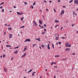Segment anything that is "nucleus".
I'll list each match as a JSON object with an SVG mask.
<instances>
[{"mask_svg": "<svg viewBox=\"0 0 78 78\" xmlns=\"http://www.w3.org/2000/svg\"><path fill=\"white\" fill-rule=\"evenodd\" d=\"M54 12H56V10L55 9H54Z\"/></svg>", "mask_w": 78, "mask_h": 78, "instance_id": "c85d7f7f", "label": "nucleus"}, {"mask_svg": "<svg viewBox=\"0 0 78 78\" xmlns=\"http://www.w3.org/2000/svg\"><path fill=\"white\" fill-rule=\"evenodd\" d=\"M5 26H7V24H5Z\"/></svg>", "mask_w": 78, "mask_h": 78, "instance_id": "0e129e2a", "label": "nucleus"}, {"mask_svg": "<svg viewBox=\"0 0 78 78\" xmlns=\"http://www.w3.org/2000/svg\"><path fill=\"white\" fill-rule=\"evenodd\" d=\"M53 48H54V45L53 44H52Z\"/></svg>", "mask_w": 78, "mask_h": 78, "instance_id": "c9c22d12", "label": "nucleus"}, {"mask_svg": "<svg viewBox=\"0 0 78 78\" xmlns=\"http://www.w3.org/2000/svg\"><path fill=\"white\" fill-rule=\"evenodd\" d=\"M14 8H16V6H14Z\"/></svg>", "mask_w": 78, "mask_h": 78, "instance_id": "6e6d98bb", "label": "nucleus"}, {"mask_svg": "<svg viewBox=\"0 0 78 78\" xmlns=\"http://www.w3.org/2000/svg\"><path fill=\"white\" fill-rule=\"evenodd\" d=\"M36 44H34L33 45V48H34V46H36Z\"/></svg>", "mask_w": 78, "mask_h": 78, "instance_id": "473e14b6", "label": "nucleus"}, {"mask_svg": "<svg viewBox=\"0 0 78 78\" xmlns=\"http://www.w3.org/2000/svg\"><path fill=\"white\" fill-rule=\"evenodd\" d=\"M10 36H12V35L11 34H9Z\"/></svg>", "mask_w": 78, "mask_h": 78, "instance_id": "09e8293b", "label": "nucleus"}, {"mask_svg": "<svg viewBox=\"0 0 78 78\" xmlns=\"http://www.w3.org/2000/svg\"><path fill=\"white\" fill-rule=\"evenodd\" d=\"M54 78H56V76H54Z\"/></svg>", "mask_w": 78, "mask_h": 78, "instance_id": "69168bd1", "label": "nucleus"}, {"mask_svg": "<svg viewBox=\"0 0 78 78\" xmlns=\"http://www.w3.org/2000/svg\"><path fill=\"white\" fill-rule=\"evenodd\" d=\"M47 31V30H46V29H44V31Z\"/></svg>", "mask_w": 78, "mask_h": 78, "instance_id": "a18cd8bd", "label": "nucleus"}, {"mask_svg": "<svg viewBox=\"0 0 78 78\" xmlns=\"http://www.w3.org/2000/svg\"><path fill=\"white\" fill-rule=\"evenodd\" d=\"M65 45L66 47H71V45L68 43H66Z\"/></svg>", "mask_w": 78, "mask_h": 78, "instance_id": "f03ea898", "label": "nucleus"}, {"mask_svg": "<svg viewBox=\"0 0 78 78\" xmlns=\"http://www.w3.org/2000/svg\"><path fill=\"white\" fill-rule=\"evenodd\" d=\"M13 59V57H12L11 58V60H12Z\"/></svg>", "mask_w": 78, "mask_h": 78, "instance_id": "49530a36", "label": "nucleus"}, {"mask_svg": "<svg viewBox=\"0 0 78 78\" xmlns=\"http://www.w3.org/2000/svg\"><path fill=\"white\" fill-rule=\"evenodd\" d=\"M19 48V46H18L16 48H15V49H16V48Z\"/></svg>", "mask_w": 78, "mask_h": 78, "instance_id": "f704fd0d", "label": "nucleus"}, {"mask_svg": "<svg viewBox=\"0 0 78 78\" xmlns=\"http://www.w3.org/2000/svg\"><path fill=\"white\" fill-rule=\"evenodd\" d=\"M8 29L9 30H12V28L11 27H9Z\"/></svg>", "mask_w": 78, "mask_h": 78, "instance_id": "412c9836", "label": "nucleus"}, {"mask_svg": "<svg viewBox=\"0 0 78 78\" xmlns=\"http://www.w3.org/2000/svg\"><path fill=\"white\" fill-rule=\"evenodd\" d=\"M32 70H33V69H31L30 71H29L28 73H30V72H32Z\"/></svg>", "mask_w": 78, "mask_h": 78, "instance_id": "4be33fe9", "label": "nucleus"}, {"mask_svg": "<svg viewBox=\"0 0 78 78\" xmlns=\"http://www.w3.org/2000/svg\"><path fill=\"white\" fill-rule=\"evenodd\" d=\"M64 14V10H62L61 11V13L59 14L60 16H62L63 14Z\"/></svg>", "mask_w": 78, "mask_h": 78, "instance_id": "7ed1b4c3", "label": "nucleus"}, {"mask_svg": "<svg viewBox=\"0 0 78 78\" xmlns=\"http://www.w3.org/2000/svg\"><path fill=\"white\" fill-rule=\"evenodd\" d=\"M46 11H48V9H46Z\"/></svg>", "mask_w": 78, "mask_h": 78, "instance_id": "8fccbe9b", "label": "nucleus"}, {"mask_svg": "<svg viewBox=\"0 0 78 78\" xmlns=\"http://www.w3.org/2000/svg\"><path fill=\"white\" fill-rule=\"evenodd\" d=\"M39 23L41 25L42 23V21L41 20H39Z\"/></svg>", "mask_w": 78, "mask_h": 78, "instance_id": "9b49d317", "label": "nucleus"}, {"mask_svg": "<svg viewBox=\"0 0 78 78\" xmlns=\"http://www.w3.org/2000/svg\"><path fill=\"white\" fill-rule=\"evenodd\" d=\"M72 2H73V0H71L69 1V3H72Z\"/></svg>", "mask_w": 78, "mask_h": 78, "instance_id": "a878e982", "label": "nucleus"}, {"mask_svg": "<svg viewBox=\"0 0 78 78\" xmlns=\"http://www.w3.org/2000/svg\"><path fill=\"white\" fill-rule=\"evenodd\" d=\"M41 27V28H44V27L42 26H41V27Z\"/></svg>", "mask_w": 78, "mask_h": 78, "instance_id": "ea45409f", "label": "nucleus"}, {"mask_svg": "<svg viewBox=\"0 0 78 78\" xmlns=\"http://www.w3.org/2000/svg\"><path fill=\"white\" fill-rule=\"evenodd\" d=\"M3 58H5V55H3Z\"/></svg>", "mask_w": 78, "mask_h": 78, "instance_id": "4c0bfd02", "label": "nucleus"}, {"mask_svg": "<svg viewBox=\"0 0 78 78\" xmlns=\"http://www.w3.org/2000/svg\"><path fill=\"white\" fill-rule=\"evenodd\" d=\"M11 37H12V36H10L9 37V38H11Z\"/></svg>", "mask_w": 78, "mask_h": 78, "instance_id": "3c124183", "label": "nucleus"}, {"mask_svg": "<svg viewBox=\"0 0 78 78\" xmlns=\"http://www.w3.org/2000/svg\"><path fill=\"white\" fill-rule=\"evenodd\" d=\"M59 34H55V39L56 40H58V38H59Z\"/></svg>", "mask_w": 78, "mask_h": 78, "instance_id": "f257e3e1", "label": "nucleus"}, {"mask_svg": "<svg viewBox=\"0 0 78 78\" xmlns=\"http://www.w3.org/2000/svg\"><path fill=\"white\" fill-rule=\"evenodd\" d=\"M18 52L17 51H15L14 52V53H15V54H16Z\"/></svg>", "mask_w": 78, "mask_h": 78, "instance_id": "6ab92c4d", "label": "nucleus"}, {"mask_svg": "<svg viewBox=\"0 0 78 78\" xmlns=\"http://www.w3.org/2000/svg\"><path fill=\"white\" fill-rule=\"evenodd\" d=\"M59 44H61V43L60 42H58Z\"/></svg>", "mask_w": 78, "mask_h": 78, "instance_id": "79ce46f5", "label": "nucleus"}, {"mask_svg": "<svg viewBox=\"0 0 78 78\" xmlns=\"http://www.w3.org/2000/svg\"><path fill=\"white\" fill-rule=\"evenodd\" d=\"M40 12H42V10H40Z\"/></svg>", "mask_w": 78, "mask_h": 78, "instance_id": "13d9d810", "label": "nucleus"}, {"mask_svg": "<svg viewBox=\"0 0 78 78\" xmlns=\"http://www.w3.org/2000/svg\"><path fill=\"white\" fill-rule=\"evenodd\" d=\"M77 11H78V8L76 9Z\"/></svg>", "mask_w": 78, "mask_h": 78, "instance_id": "774afa93", "label": "nucleus"}, {"mask_svg": "<svg viewBox=\"0 0 78 78\" xmlns=\"http://www.w3.org/2000/svg\"><path fill=\"white\" fill-rule=\"evenodd\" d=\"M58 57H59V55H56L55 56V58H58Z\"/></svg>", "mask_w": 78, "mask_h": 78, "instance_id": "2eb2a0df", "label": "nucleus"}, {"mask_svg": "<svg viewBox=\"0 0 78 78\" xmlns=\"http://www.w3.org/2000/svg\"><path fill=\"white\" fill-rule=\"evenodd\" d=\"M45 32H42V34H45Z\"/></svg>", "mask_w": 78, "mask_h": 78, "instance_id": "c756f323", "label": "nucleus"}, {"mask_svg": "<svg viewBox=\"0 0 78 78\" xmlns=\"http://www.w3.org/2000/svg\"><path fill=\"white\" fill-rule=\"evenodd\" d=\"M36 40H37L39 42L41 41V40L40 39V38H36Z\"/></svg>", "mask_w": 78, "mask_h": 78, "instance_id": "f8f14e48", "label": "nucleus"}, {"mask_svg": "<svg viewBox=\"0 0 78 78\" xmlns=\"http://www.w3.org/2000/svg\"><path fill=\"white\" fill-rule=\"evenodd\" d=\"M52 2L51 1H49V3H51Z\"/></svg>", "mask_w": 78, "mask_h": 78, "instance_id": "680f3d73", "label": "nucleus"}, {"mask_svg": "<svg viewBox=\"0 0 78 78\" xmlns=\"http://www.w3.org/2000/svg\"><path fill=\"white\" fill-rule=\"evenodd\" d=\"M62 39H66V38L64 37H62Z\"/></svg>", "mask_w": 78, "mask_h": 78, "instance_id": "de8ad7c7", "label": "nucleus"}, {"mask_svg": "<svg viewBox=\"0 0 78 78\" xmlns=\"http://www.w3.org/2000/svg\"><path fill=\"white\" fill-rule=\"evenodd\" d=\"M26 56V53H25L22 56L21 58H23V57H25V56Z\"/></svg>", "mask_w": 78, "mask_h": 78, "instance_id": "9d476101", "label": "nucleus"}, {"mask_svg": "<svg viewBox=\"0 0 78 78\" xmlns=\"http://www.w3.org/2000/svg\"><path fill=\"white\" fill-rule=\"evenodd\" d=\"M17 14H18V15H20V13H19V12H17Z\"/></svg>", "mask_w": 78, "mask_h": 78, "instance_id": "393cba45", "label": "nucleus"}, {"mask_svg": "<svg viewBox=\"0 0 78 78\" xmlns=\"http://www.w3.org/2000/svg\"><path fill=\"white\" fill-rule=\"evenodd\" d=\"M4 34H5V35H6V32L5 31L4 32Z\"/></svg>", "mask_w": 78, "mask_h": 78, "instance_id": "bf43d9fd", "label": "nucleus"}, {"mask_svg": "<svg viewBox=\"0 0 78 78\" xmlns=\"http://www.w3.org/2000/svg\"><path fill=\"white\" fill-rule=\"evenodd\" d=\"M59 27V25H58H58H56V26H55V28H57V27Z\"/></svg>", "mask_w": 78, "mask_h": 78, "instance_id": "5701e85b", "label": "nucleus"}, {"mask_svg": "<svg viewBox=\"0 0 78 78\" xmlns=\"http://www.w3.org/2000/svg\"><path fill=\"white\" fill-rule=\"evenodd\" d=\"M30 42L31 40L29 39H27L26 40H25L24 41V42Z\"/></svg>", "mask_w": 78, "mask_h": 78, "instance_id": "20e7f679", "label": "nucleus"}, {"mask_svg": "<svg viewBox=\"0 0 78 78\" xmlns=\"http://www.w3.org/2000/svg\"><path fill=\"white\" fill-rule=\"evenodd\" d=\"M6 47H11V46H10L9 45H7Z\"/></svg>", "mask_w": 78, "mask_h": 78, "instance_id": "aec40b11", "label": "nucleus"}, {"mask_svg": "<svg viewBox=\"0 0 78 78\" xmlns=\"http://www.w3.org/2000/svg\"><path fill=\"white\" fill-rule=\"evenodd\" d=\"M3 4H4V2H2L1 3V5H3Z\"/></svg>", "mask_w": 78, "mask_h": 78, "instance_id": "603ef678", "label": "nucleus"}, {"mask_svg": "<svg viewBox=\"0 0 78 78\" xmlns=\"http://www.w3.org/2000/svg\"><path fill=\"white\" fill-rule=\"evenodd\" d=\"M36 73V72H34L32 74V76H34V74Z\"/></svg>", "mask_w": 78, "mask_h": 78, "instance_id": "b1692460", "label": "nucleus"}, {"mask_svg": "<svg viewBox=\"0 0 78 78\" xmlns=\"http://www.w3.org/2000/svg\"><path fill=\"white\" fill-rule=\"evenodd\" d=\"M73 26H75V24H72V27H73Z\"/></svg>", "mask_w": 78, "mask_h": 78, "instance_id": "58836bf2", "label": "nucleus"}, {"mask_svg": "<svg viewBox=\"0 0 78 78\" xmlns=\"http://www.w3.org/2000/svg\"><path fill=\"white\" fill-rule=\"evenodd\" d=\"M47 47L48 50H50V44H48Z\"/></svg>", "mask_w": 78, "mask_h": 78, "instance_id": "423d86ee", "label": "nucleus"}, {"mask_svg": "<svg viewBox=\"0 0 78 78\" xmlns=\"http://www.w3.org/2000/svg\"><path fill=\"white\" fill-rule=\"evenodd\" d=\"M73 55H75V53H74L73 54Z\"/></svg>", "mask_w": 78, "mask_h": 78, "instance_id": "052dcab7", "label": "nucleus"}, {"mask_svg": "<svg viewBox=\"0 0 78 78\" xmlns=\"http://www.w3.org/2000/svg\"><path fill=\"white\" fill-rule=\"evenodd\" d=\"M44 26L45 27H47L46 24H44Z\"/></svg>", "mask_w": 78, "mask_h": 78, "instance_id": "a19ab883", "label": "nucleus"}, {"mask_svg": "<svg viewBox=\"0 0 78 78\" xmlns=\"http://www.w3.org/2000/svg\"><path fill=\"white\" fill-rule=\"evenodd\" d=\"M45 47V45H44V44H41V47H42L43 48H44V47Z\"/></svg>", "mask_w": 78, "mask_h": 78, "instance_id": "4468645a", "label": "nucleus"}, {"mask_svg": "<svg viewBox=\"0 0 78 78\" xmlns=\"http://www.w3.org/2000/svg\"><path fill=\"white\" fill-rule=\"evenodd\" d=\"M27 48H24V51H26V50H27Z\"/></svg>", "mask_w": 78, "mask_h": 78, "instance_id": "e433bc0d", "label": "nucleus"}, {"mask_svg": "<svg viewBox=\"0 0 78 78\" xmlns=\"http://www.w3.org/2000/svg\"><path fill=\"white\" fill-rule=\"evenodd\" d=\"M63 28V27H62L61 28V30H62V29Z\"/></svg>", "mask_w": 78, "mask_h": 78, "instance_id": "864d4df0", "label": "nucleus"}, {"mask_svg": "<svg viewBox=\"0 0 78 78\" xmlns=\"http://www.w3.org/2000/svg\"><path fill=\"white\" fill-rule=\"evenodd\" d=\"M0 57H1V58H2V56L1 55L0 56Z\"/></svg>", "mask_w": 78, "mask_h": 78, "instance_id": "338daca9", "label": "nucleus"}, {"mask_svg": "<svg viewBox=\"0 0 78 78\" xmlns=\"http://www.w3.org/2000/svg\"><path fill=\"white\" fill-rule=\"evenodd\" d=\"M39 48H40V49H41V46L39 47Z\"/></svg>", "mask_w": 78, "mask_h": 78, "instance_id": "e2e57ef3", "label": "nucleus"}, {"mask_svg": "<svg viewBox=\"0 0 78 78\" xmlns=\"http://www.w3.org/2000/svg\"><path fill=\"white\" fill-rule=\"evenodd\" d=\"M31 7L32 9H33V8H34V7L33 5H31Z\"/></svg>", "mask_w": 78, "mask_h": 78, "instance_id": "72a5a7b5", "label": "nucleus"}, {"mask_svg": "<svg viewBox=\"0 0 78 78\" xmlns=\"http://www.w3.org/2000/svg\"><path fill=\"white\" fill-rule=\"evenodd\" d=\"M74 3L76 5H78V1L77 0H75L74 1Z\"/></svg>", "mask_w": 78, "mask_h": 78, "instance_id": "39448f33", "label": "nucleus"}, {"mask_svg": "<svg viewBox=\"0 0 78 78\" xmlns=\"http://www.w3.org/2000/svg\"><path fill=\"white\" fill-rule=\"evenodd\" d=\"M23 14V12H21V13H20V15H22V14Z\"/></svg>", "mask_w": 78, "mask_h": 78, "instance_id": "37998d69", "label": "nucleus"}, {"mask_svg": "<svg viewBox=\"0 0 78 78\" xmlns=\"http://www.w3.org/2000/svg\"><path fill=\"white\" fill-rule=\"evenodd\" d=\"M24 3H25V5H27V4H28V3L27 2H24Z\"/></svg>", "mask_w": 78, "mask_h": 78, "instance_id": "7c9ffc66", "label": "nucleus"}, {"mask_svg": "<svg viewBox=\"0 0 78 78\" xmlns=\"http://www.w3.org/2000/svg\"><path fill=\"white\" fill-rule=\"evenodd\" d=\"M44 2H45V3H47V2L46 1H44Z\"/></svg>", "mask_w": 78, "mask_h": 78, "instance_id": "5fc2aeb1", "label": "nucleus"}, {"mask_svg": "<svg viewBox=\"0 0 78 78\" xmlns=\"http://www.w3.org/2000/svg\"><path fill=\"white\" fill-rule=\"evenodd\" d=\"M56 64V62H52L51 64V66H52V65H53V64Z\"/></svg>", "mask_w": 78, "mask_h": 78, "instance_id": "1a4fd4ad", "label": "nucleus"}, {"mask_svg": "<svg viewBox=\"0 0 78 78\" xmlns=\"http://www.w3.org/2000/svg\"><path fill=\"white\" fill-rule=\"evenodd\" d=\"M73 12V14L74 15H75L76 16H77V14H76L75 13V12Z\"/></svg>", "mask_w": 78, "mask_h": 78, "instance_id": "dca6fc26", "label": "nucleus"}, {"mask_svg": "<svg viewBox=\"0 0 78 78\" xmlns=\"http://www.w3.org/2000/svg\"><path fill=\"white\" fill-rule=\"evenodd\" d=\"M23 19H24V17H22V18H21V21H22V20H23Z\"/></svg>", "mask_w": 78, "mask_h": 78, "instance_id": "a211bd4d", "label": "nucleus"}, {"mask_svg": "<svg viewBox=\"0 0 78 78\" xmlns=\"http://www.w3.org/2000/svg\"><path fill=\"white\" fill-rule=\"evenodd\" d=\"M25 27V26H23L22 27H21L20 28H24Z\"/></svg>", "mask_w": 78, "mask_h": 78, "instance_id": "bb28decb", "label": "nucleus"}, {"mask_svg": "<svg viewBox=\"0 0 78 78\" xmlns=\"http://www.w3.org/2000/svg\"><path fill=\"white\" fill-rule=\"evenodd\" d=\"M61 2V1H60V0H58V2Z\"/></svg>", "mask_w": 78, "mask_h": 78, "instance_id": "4d7b16f0", "label": "nucleus"}, {"mask_svg": "<svg viewBox=\"0 0 78 78\" xmlns=\"http://www.w3.org/2000/svg\"><path fill=\"white\" fill-rule=\"evenodd\" d=\"M55 23H59V20H55Z\"/></svg>", "mask_w": 78, "mask_h": 78, "instance_id": "ddd939ff", "label": "nucleus"}, {"mask_svg": "<svg viewBox=\"0 0 78 78\" xmlns=\"http://www.w3.org/2000/svg\"><path fill=\"white\" fill-rule=\"evenodd\" d=\"M0 8H1V9H2L3 8V7L2 6H1L0 7Z\"/></svg>", "mask_w": 78, "mask_h": 78, "instance_id": "c03bdc74", "label": "nucleus"}, {"mask_svg": "<svg viewBox=\"0 0 78 78\" xmlns=\"http://www.w3.org/2000/svg\"><path fill=\"white\" fill-rule=\"evenodd\" d=\"M36 5V2H34V3L33 4V5Z\"/></svg>", "mask_w": 78, "mask_h": 78, "instance_id": "2f4dec72", "label": "nucleus"}, {"mask_svg": "<svg viewBox=\"0 0 78 78\" xmlns=\"http://www.w3.org/2000/svg\"><path fill=\"white\" fill-rule=\"evenodd\" d=\"M33 23L34 24V25H35V26H36V27H37V23H36L34 21H33Z\"/></svg>", "mask_w": 78, "mask_h": 78, "instance_id": "0eeeda50", "label": "nucleus"}, {"mask_svg": "<svg viewBox=\"0 0 78 78\" xmlns=\"http://www.w3.org/2000/svg\"><path fill=\"white\" fill-rule=\"evenodd\" d=\"M2 12H4L5 11H4V9H2Z\"/></svg>", "mask_w": 78, "mask_h": 78, "instance_id": "cd10ccee", "label": "nucleus"}, {"mask_svg": "<svg viewBox=\"0 0 78 78\" xmlns=\"http://www.w3.org/2000/svg\"><path fill=\"white\" fill-rule=\"evenodd\" d=\"M65 51H70V48H66L65 50Z\"/></svg>", "mask_w": 78, "mask_h": 78, "instance_id": "6e6552de", "label": "nucleus"}, {"mask_svg": "<svg viewBox=\"0 0 78 78\" xmlns=\"http://www.w3.org/2000/svg\"><path fill=\"white\" fill-rule=\"evenodd\" d=\"M4 71H5V72H7V69H6V68H4Z\"/></svg>", "mask_w": 78, "mask_h": 78, "instance_id": "f3484780", "label": "nucleus"}]
</instances>
